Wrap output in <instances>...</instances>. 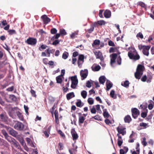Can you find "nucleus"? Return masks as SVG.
<instances>
[{
    "label": "nucleus",
    "instance_id": "obj_1",
    "mask_svg": "<svg viewBox=\"0 0 154 154\" xmlns=\"http://www.w3.org/2000/svg\"><path fill=\"white\" fill-rule=\"evenodd\" d=\"M128 49V56L130 59L136 61L140 59V56L134 48L130 47Z\"/></svg>",
    "mask_w": 154,
    "mask_h": 154
},
{
    "label": "nucleus",
    "instance_id": "obj_2",
    "mask_svg": "<svg viewBox=\"0 0 154 154\" xmlns=\"http://www.w3.org/2000/svg\"><path fill=\"white\" fill-rule=\"evenodd\" d=\"M111 57L110 64L112 66V64L116 62V60L118 64L120 65L121 64L122 59L118 55L116 54H113L110 55Z\"/></svg>",
    "mask_w": 154,
    "mask_h": 154
},
{
    "label": "nucleus",
    "instance_id": "obj_3",
    "mask_svg": "<svg viewBox=\"0 0 154 154\" xmlns=\"http://www.w3.org/2000/svg\"><path fill=\"white\" fill-rule=\"evenodd\" d=\"M144 67L141 65H139L137 68L136 72L135 73L134 75L136 79H140L143 74Z\"/></svg>",
    "mask_w": 154,
    "mask_h": 154
},
{
    "label": "nucleus",
    "instance_id": "obj_4",
    "mask_svg": "<svg viewBox=\"0 0 154 154\" xmlns=\"http://www.w3.org/2000/svg\"><path fill=\"white\" fill-rule=\"evenodd\" d=\"M72 84L71 87L73 89H75L78 84V80L76 75L71 77Z\"/></svg>",
    "mask_w": 154,
    "mask_h": 154
},
{
    "label": "nucleus",
    "instance_id": "obj_5",
    "mask_svg": "<svg viewBox=\"0 0 154 154\" xmlns=\"http://www.w3.org/2000/svg\"><path fill=\"white\" fill-rule=\"evenodd\" d=\"M126 128L123 127L121 125H119L117 128V130L118 131L119 135L120 134H122V135H124L126 134Z\"/></svg>",
    "mask_w": 154,
    "mask_h": 154
},
{
    "label": "nucleus",
    "instance_id": "obj_6",
    "mask_svg": "<svg viewBox=\"0 0 154 154\" xmlns=\"http://www.w3.org/2000/svg\"><path fill=\"white\" fill-rule=\"evenodd\" d=\"M150 48V46H141V48L143 49V53L144 55L147 56L149 55V50Z\"/></svg>",
    "mask_w": 154,
    "mask_h": 154
},
{
    "label": "nucleus",
    "instance_id": "obj_7",
    "mask_svg": "<svg viewBox=\"0 0 154 154\" xmlns=\"http://www.w3.org/2000/svg\"><path fill=\"white\" fill-rule=\"evenodd\" d=\"M14 127L16 129L22 131L24 129L25 125L22 123L18 122L15 124Z\"/></svg>",
    "mask_w": 154,
    "mask_h": 154
},
{
    "label": "nucleus",
    "instance_id": "obj_8",
    "mask_svg": "<svg viewBox=\"0 0 154 154\" xmlns=\"http://www.w3.org/2000/svg\"><path fill=\"white\" fill-rule=\"evenodd\" d=\"M84 56L83 55H81L79 57L77 63L78 66L79 68L82 67V65L84 62Z\"/></svg>",
    "mask_w": 154,
    "mask_h": 154
},
{
    "label": "nucleus",
    "instance_id": "obj_9",
    "mask_svg": "<svg viewBox=\"0 0 154 154\" xmlns=\"http://www.w3.org/2000/svg\"><path fill=\"white\" fill-rule=\"evenodd\" d=\"M25 42L28 44L34 45L36 44L37 43V40L36 38H29L27 39Z\"/></svg>",
    "mask_w": 154,
    "mask_h": 154
},
{
    "label": "nucleus",
    "instance_id": "obj_10",
    "mask_svg": "<svg viewBox=\"0 0 154 154\" xmlns=\"http://www.w3.org/2000/svg\"><path fill=\"white\" fill-rule=\"evenodd\" d=\"M132 114L134 119L136 118L140 114L139 110L136 108H134L131 109Z\"/></svg>",
    "mask_w": 154,
    "mask_h": 154
},
{
    "label": "nucleus",
    "instance_id": "obj_11",
    "mask_svg": "<svg viewBox=\"0 0 154 154\" xmlns=\"http://www.w3.org/2000/svg\"><path fill=\"white\" fill-rule=\"evenodd\" d=\"M88 75V70L87 69L82 70L80 71V75L82 77V80H84L86 78Z\"/></svg>",
    "mask_w": 154,
    "mask_h": 154
},
{
    "label": "nucleus",
    "instance_id": "obj_12",
    "mask_svg": "<svg viewBox=\"0 0 154 154\" xmlns=\"http://www.w3.org/2000/svg\"><path fill=\"white\" fill-rule=\"evenodd\" d=\"M71 132L72 139L73 140H77L78 137V135L75 131L74 128H72L71 130Z\"/></svg>",
    "mask_w": 154,
    "mask_h": 154
},
{
    "label": "nucleus",
    "instance_id": "obj_13",
    "mask_svg": "<svg viewBox=\"0 0 154 154\" xmlns=\"http://www.w3.org/2000/svg\"><path fill=\"white\" fill-rule=\"evenodd\" d=\"M41 18L44 23L45 24H48L51 21V19L46 15H42L41 17Z\"/></svg>",
    "mask_w": 154,
    "mask_h": 154
},
{
    "label": "nucleus",
    "instance_id": "obj_14",
    "mask_svg": "<svg viewBox=\"0 0 154 154\" xmlns=\"http://www.w3.org/2000/svg\"><path fill=\"white\" fill-rule=\"evenodd\" d=\"M93 71H97L100 70V66L96 64H94L91 67Z\"/></svg>",
    "mask_w": 154,
    "mask_h": 154
},
{
    "label": "nucleus",
    "instance_id": "obj_15",
    "mask_svg": "<svg viewBox=\"0 0 154 154\" xmlns=\"http://www.w3.org/2000/svg\"><path fill=\"white\" fill-rule=\"evenodd\" d=\"M106 85V90L108 91L111 88L112 86V83L108 80H107Z\"/></svg>",
    "mask_w": 154,
    "mask_h": 154
},
{
    "label": "nucleus",
    "instance_id": "obj_16",
    "mask_svg": "<svg viewBox=\"0 0 154 154\" xmlns=\"http://www.w3.org/2000/svg\"><path fill=\"white\" fill-rule=\"evenodd\" d=\"M117 136L118 137V139L117 144L119 146H120L122 145L123 143V140L122 139V137L119 135V134H117Z\"/></svg>",
    "mask_w": 154,
    "mask_h": 154
},
{
    "label": "nucleus",
    "instance_id": "obj_17",
    "mask_svg": "<svg viewBox=\"0 0 154 154\" xmlns=\"http://www.w3.org/2000/svg\"><path fill=\"white\" fill-rule=\"evenodd\" d=\"M104 17L106 18H109L111 16V12L109 10H106L104 13Z\"/></svg>",
    "mask_w": 154,
    "mask_h": 154
},
{
    "label": "nucleus",
    "instance_id": "obj_18",
    "mask_svg": "<svg viewBox=\"0 0 154 154\" xmlns=\"http://www.w3.org/2000/svg\"><path fill=\"white\" fill-rule=\"evenodd\" d=\"M26 142L30 146L35 148V146L32 143V140L29 138L27 137L26 138Z\"/></svg>",
    "mask_w": 154,
    "mask_h": 154
},
{
    "label": "nucleus",
    "instance_id": "obj_19",
    "mask_svg": "<svg viewBox=\"0 0 154 154\" xmlns=\"http://www.w3.org/2000/svg\"><path fill=\"white\" fill-rule=\"evenodd\" d=\"M17 138L18 140L22 145H25V143L24 140L23 138L20 136H17Z\"/></svg>",
    "mask_w": 154,
    "mask_h": 154
},
{
    "label": "nucleus",
    "instance_id": "obj_20",
    "mask_svg": "<svg viewBox=\"0 0 154 154\" xmlns=\"http://www.w3.org/2000/svg\"><path fill=\"white\" fill-rule=\"evenodd\" d=\"M75 95L73 92L68 93L66 95V98L68 100H69L73 97H75Z\"/></svg>",
    "mask_w": 154,
    "mask_h": 154
},
{
    "label": "nucleus",
    "instance_id": "obj_21",
    "mask_svg": "<svg viewBox=\"0 0 154 154\" xmlns=\"http://www.w3.org/2000/svg\"><path fill=\"white\" fill-rule=\"evenodd\" d=\"M9 134L12 136L16 137L17 136V132L13 129H11L9 130Z\"/></svg>",
    "mask_w": 154,
    "mask_h": 154
},
{
    "label": "nucleus",
    "instance_id": "obj_22",
    "mask_svg": "<svg viewBox=\"0 0 154 154\" xmlns=\"http://www.w3.org/2000/svg\"><path fill=\"white\" fill-rule=\"evenodd\" d=\"M95 54L96 56V58L102 59V58H103V57L102 56V53L100 51L96 52L95 53Z\"/></svg>",
    "mask_w": 154,
    "mask_h": 154
},
{
    "label": "nucleus",
    "instance_id": "obj_23",
    "mask_svg": "<svg viewBox=\"0 0 154 154\" xmlns=\"http://www.w3.org/2000/svg\"><path fill=\"white\" fill-rule=\"evenodd\" d=\"M106 78L104 76H100L99 78V81L100 83L102 84H103L105 81Z\"/></svg>",
    "mask_w": 154,
    "mask_h": 154
},
{
    "label": "nucleus",
    "instance_id": "obj_24",
    "mask_svg": "<svg viewBox=\"0 0 154 154\" xmlns=\"http://www.w3.org/2000/svg\"><path fill=\"white\" fill-rule=\"evenodd\" d=\"M124 121L125 122L129 123L131 120V118L129 115H128L125 116L124 118Z\"/></svg>",
    "mask_w": 154,
    "mask_h": 154
},
{
    "label": "nucleus",
    "instance_id": "obj_25",
    "mask_svg": "<svg viewBox=\"0 0 154 154\" xmlns=\"http://www.w3.org/2000/svg\"><path fill=\"white\" fill-rule=\"evenodd\" d=\"M11 144L14 145L17 148H19V146L18 145L17 141L14 139L10 143Z\"/></svg>",
    "mask_w": 154,
    "mask_h": 154
},
{
    "label": "nucleus",
    "instance_id": "obj_26",
    "mask_svg": "<svg viewBox=\"0 0 154 154\" xmlns=\"http://www.w3.org/2000/svg\"><path fill=\"white\" fill-rule=\"evenodd\" d=\"M17 116L18 117L19 119L21 121H23V117L22 113L19 111L16 112Z\"/></svg>",
    "mask_w": 154,
    "mask_h": 154
},
{
    "label": "nucleus",
    "instance_id": "obj_27",
    "mask_svg": "<svg viewBox=\"0 0 154 154\" xmlns=\"http://www.w3.org/2000/svg\"><path fill=\"white\" fill-rule=\"evenodd\" d=\"M63 77L59 75L56 77V80L57 83H61L62 82V78Z\"/></svg>",
    "mask_w": 154,
    "mask_h": 154
},
{
    "label": "nucleus",
    "instance_id": "obj_28",
    "mask_svg": "<svg viewBox=\"0 0 154 154\" xmlns=\"http://www.w3.org/2000/svg\"><path fill=\"white\" fill-rule=\"evenodd\" d=\"M103 115L105 118H108L109 117V114L107 111V109H106L103 110Z\"/></svg>",
    "mask_w": 154,
    "mask_h": 154
},
{
    "label": "nucleus",
    "instance_id": "obj_29",
    "mask_svg": "<svg viewBox=\"0 0 154 154\" xmlns=\"http://www.w3.org/2000/svg\"><path fill=\"white\" fill-rule=\"evenodd\" d=\"M87 94V91L85 90L82 91L81 92V95L84 99H85L86 97Z\"/></svg>",
    "mask_w": 154,
    "mask_h": 154
},
{
    "label": "nucleus",
    "instance_id": "obj_30",
    "mask_svg": "<svg viewBox=\"0 0 154 154\" xmlns=\"http://www.w3.org/2000/svg\"><path fill=\"white\" fill-rule=\"evenodd\" d=\"M129 84V82L127 80L125 81L124 82V83H123L122 82L121 83L122 85L126 88L128 87Z\"/></svg>",
    "mask_w": 154,
    "mask_h": 154
},
{
    "label": "nucleus",
    "instance_id": "obj_31",
    "mask_svg": "<svg viewBox=\"0 0 154 154\" xmlns=\"http://www.w3.org/2000/svg\"><path fill=\"white\" fill-rule=\"evenodd\" d=\"M77 146H76V149H69V151L70 154H76V152H77Z\"/></svg>",
    "mask_w": 154,
    "mask_h": 154
},
{
    "label": "nucleus",
    "instance_id": "obj_32",
    "mask_svg": "<svg viewBox=\"0 0 154 154\" xmlns=\"http://www.w3.org/2000/svg\"><path fill=\"white\" fill-rule=\"evenodd\" d=\"M100 40L98 39H96L94 41L92 44V45L93 47H94V45H98L100 44Z\"/></svg>",
    "mask_w": 154,
    "mask_h": 154
},
{
    "label": "nucleus",
    "instance_id": "obj_33",
    "mask_svg": "<svg viewBox=\"0 0 154 154\" xmlns=\"http://www.w3.org/2000/svg\"><path fill=\"white\" fill-rule=\"evenodd\" d=\"M54 50L53 49L50 50L49 49H47L45 51L48 54V56L49 57L50 56V54L54 52Z\"/></svg>",
    "mask_w": 154,
    "mask_h": 154
},
{
    "label": "nucleus",
    "instance_id": "obj_34",
    "mask_svg": "<svg viewBox=\"0 0 154 154\" xmlns=\"http://www.w3.org/2000/svg\"><path fill=\"white\" fill-rule=\"evenodd\" d=\"M85 119L83 116H80L79 117V123L82 124L84 122V120H85Z\"/></svg>",
    "mask_w": 154,
    "mask_h": 154
},
{
    "label": "nucleus",
    "instance_id": "obj_35",
    "mask_svg": "<svg viewBox=\"0 0 154 154\" xmlns=\"http://www.w3.org/2000/svg\"><path fill=\"white\" fill-rule=\"evenodd\" d=\"M69 56V54L67 52H64L62 55V58L64 59H66Z\"/></svg>",
    "mask_w": 154,
    "mask_h": 154
},
{
    "label": "nucleus",
    "instance_id": "obj_36",
    "mask_svg": "<svg viewBox=\"0 0 154 154\" xmlns=\"http://www.w3.org/2000/svg\"><path fill=\"white\" fill-rule=\"evenodd\" d=\"M110 95L111 97L114 99H116L117 97L116 95H115V91L113 90L111 91Z\"/></svg>",
    "mask_w": 154,
    "mask_h": 154
},
{
    "label": "nucleus",
    "instance_id": "obj_37",
    "mask_svg": "<svg viewBox=\"0 0 154 154\" xmlns=\"http://www.w3.org/2000/svg\"><path fill=\"white\" fill-rule=\"evenodd\" d=\"M94 106L96 110L97 111V112L101 114L102 113V111L100 109V105H97Z\"/></svg>",
    "mask_w": 154,
    "mask_h": 154
},
{
    "label": "nucleus",
    "instance_id": "obj_38",
    "mask_svg": "<svg viewBox=\"0 0 154 154\" xmlns=\"http://www.w3.org/2000/svg\"><path fill=\"white\" fill-rule=\"evenodd\" d=\"M106 23V22L103 20H101L97 21V23L100 26L105 25Z\"/></svg>",
    "mask_w": 154,
    "mask_h": 154
},
{
    "label": "nucleus",
    "instance_id": "obj_39",
    "mask_svg": "<svg viewBox=\"0 0 154 154\" xmlns=\"http://www.w3.org/2000/svg\"><path fill=\"white\" fill-rule=\"evenodd\" d=\"M60 34L62 35H65L67 34L66 30L64 29H61L60 30Z\"/></svg>",
    "mask_w": 154,
    "mask_h": 154
},
{
    "label": "nucleus",
    "instance_id": "obj_40",
    "mask_svg": "<svg viewBox=\"0 0 154 154\" xmlns=\"http://www.w3.org/2000/svg\"><path fill=\"white\" fill-rule=\"evenodd\" d=\"M76 105L77 107H82L83 105V104L82 103V102L80 100H79L78 101L76 102Z\"/></svg>",
    "mask_w": 154,
    "mask_h": 154
},
{
    "label": "nucleus",
    "instance_id": "obj_41",
    "mask_svg": "<svg viewBox=\"0 0 154 154\" xmlns=\"http://www.w3.org/2000/svg\"><path fill=\"white\" fill-rule=\"evenodd\" d=\"M88 102L90 105H92L94 103V100L92 98H89L88 100Z\"/></svg>",
    "mask_w": 154,
    "mask_h": 154
},
{
    "label": "nucleus",
    "instance_id": "obj_42",
    "mask_svg": "<svg viewBox=\"0 0 154 154\" xmlns=\"http://www.w3.org/2000/svg\"><path fill=\"white\" fill-rule=\"evenodd\" d=\"M78 35V32H75L73 33H72L70 35V37L72 38H74L75 36Z\"/></svg>",
    "mask_w": 154,
    "mask_h": 154
},
{
    "label": "nucleus",
    "instance_id": "obj_43",
    "mask_svg": "<svg viewBox=\"0 0 154 154\" xmlns=\"http://www.w3.org/2000/svg\"><path fill=\"white\" fill-rule=\"evenodd\" d=\"M60 36V33H57L52 38V40H54V39H57Z\"/></svg>",
    "mask_w": 154,
    "mask_h": 154
},
{
    "label": "nucleus",
    "instance_id": "obj_44",
    "mask_svg": "<svg viewBox=\"0 0 154 154\" xmlns=\"http://www.w3.org/2000/svg\"><path fill=\"white\" fill-rule=\"evenodd\" d=\"M100 60V65L103 67H105L106 64L103 61V58H102Z\"/></svg>",
    "mask_w": 154,
    "mask_h": 154
},
{
    "label": "nucleus",
    "instance_id": "obj_45",
    "mask_svg": "<svg viewBox=\"0 0 154 154\" xmlns=\"http://www.w3.org/2000/svg\"><path fill=\"white\" fill-rule=\"evenodd\" d=\"M5 138L10 143L14 139V138H12L11 136L9 135L5 137Z\"/></svg>",
    "mask_w": 154,
    "mask_h": 154
},
{
    "label": "nucleus",
    "instance_id": "obj_46",
    "mask_svg": "<svg viewBox=\"0 0 154 154\" xmlns=\"http://www.w3.org/2000/svg\"><path fill=\"white\" fill-rule=\"evenodd\" d=\"M8 32L10 35H12L16 33L15 30L14 29H10L8 30Z\"/></svg>",
    "mask_w": 154,
    "mask_h": 154
},
{
    "label": "nucleus",
    "instance_id": "obj_47",
    "mask_svg": "<svg viewBox=\"0 0 154 154\" xmlns=\"http://www.w3.org/2000/svg\"><path fill=\"white\" fill-rule=\"evenodd\" d=\"M96 112L95 107L94 106L91 109V112L92 113L95 114L96 113Z\"/></svg>",
    "mask_w": 154,
    "mask_h": 154
},
{
    "label": "nucleus",
    "instance_id": "obj_48",
    "mask_svg": "<svg viewBox=\"0 0 154 154\" xmlns=\"http://www.w3.org/2000/svg\"><path fill=\"white\" fill-rule=\"evenodd\" d=\"M146 140V138L145 137H144L143 138V140L142 141V143L144 146H146L147 144Z\"/></svg>",
    "mask_w": 154,
    "mask_h": 154
},
{
    "label": "nucleus",
    "instance_id": "obj_49",
    "mask_svg": "<svg viewBox=\"0 0 154 154\" xmlns=\"http://www.w3.org/2000/svg\"><path fill=\"white\" fill-rule=\"evenodd\" d=\"M57 32V29L55 28H53L51 29V32L52 34H56Z\"/></svg>",
    "mask_w": 154,
    "mask_h": 154
},
{
    "label": "nucleus",
    "instance_id": "obj_50",
    "mask_svg": "<svg viewBox=\"0 0 154 154\" xmlns=\"http://www.w3.org/2000/svg\"><path fill=\"white\" fill-rule=\"evenodd\" d=\"M30 92L31 93L32 96L33 97H35L36 96V95L35 93V92L34 90L32 89H31L30 91Z\"/></svg>",
    "mask_w": 154,
    "mask_h": 154
},
{
    "label": "nucleus",
    "instance_id": "obj_51",
    "mask_svg": "<svg viewBox=\"0 0 154 154\" xmlns=\"http://www.w3.org/2000/svg\"><path fill=\"white\" fill-rule=\"evenodd\" d=\"M137 37L140 38L142 39L143 38V36L141 32H139L137 33L136 35Z\"/></svg>",
    "mask_w": 154,
    "mask_h": 154
},
{
    "label": "nucleus",
    "instance_id": "obj_52",
    "mask_svg": "<svg viewBox=\"0 0 154 154\" xmlns=\"http://www.w3.org/2000/svg\"><path fill=\"white\" fill-rule=\"evenodd\" d=\"M86 86L87 87L90 88L91 87V83L89 81H88L86 83Z\"/></svg>",
    "mask_w": 154,
    "mask_h": 154
},
{
    "label": "nucleus",
    "instance_id": "obj_53",
    "mask_svg": "<svg viewBox=\"0 0 154 154\" xmlns=\"http://www.w3.org/2000/svg\"><path fill=\"white\" fill-rule=\"evenodd\" d=\"M108 45L109 46H115L114 43L111 40L109 41Z\"/></svg>",
    "mask_w": 154,
    "mask_h": 154
},
{
    "label": "nucleus",
    "instance_id": "obj_54",
    "mask_svg": "<svg viewBox=\"0 0 154 154\" xmlns=\"http://www.w3.org/2000/svg\"><path fill=\"white\" fill-rule=\"evenodd\" d=\"M140 144L138 143H137V146L136 147V149H137L136 151L137 152L139 153L140 152Z\"/></svg>",
    "mask_w": 154,
    "mask_h": 154
},
{
    "label": "nucleus",
    "instance_id": "obj_55",
    "mask_svg": "<svg viewBox=\"0 0 154 154\" xmlns=\"http://www.w3.org/2000/svg\"><path fill=\"white\" fill-rule=\"evenodd\" d=\"M147 80V77L146 75H144L141 78V80L143 82H145Z\"/></svg>",
    "mask_w": 154,
    "mask_h": 154
},
{
    "label": "nucleus",
    "instance_id": "obj_56",
    "mask_svg": "<svg viewBox=\"0 0 154 154\" xmlns=\"http://www.w3.org/2000/svg\"><path fill=\"white\" fill-rule=\"evenodd\" d=\"M94 27L92 26L88 30V31L89 33H91L94 31Z\"/></svg>",
    "mask_w": 154,
    "mask_h": 154
},
{
    "label": "nucleus",
    "instance_id": "obj_57",
    "mask_svg": "<svg viewBox=\"0 0 154 154\" xmlns=\"http://www.w3.org/2000/svg\"><path fill=\"white\" fill-rule=\"evenodd\" d=\"M58 133L63 137H65V135L60 130L58 131Z\"/></svg>",
    "mask_w": 154,
    "mask_h": 154
},
{
    "label": "nucleus",
    "instance_id": "obj_58",
    "mask_svg": "<svg viewBox=\"0 0 154 154\" xmlns=\"http://www.w3.org/2000/svg\"><path fill=\"white\" fill-rule=\"evenodd\" d=\"M140 126L144 127L145 128H146V126L147 125V124L145 123L142 122L140 123Z\"/></svg>",
    "mask_w": 154,
    "mask_h": 154
},
{
    "label": "nucleus",
    "instance_id": "obj_59",
    "mask_svg": "<svg viewBox=\"0 0 154 154\" xmlns=\"http://www.w3.org/2000/svg\"><path fill=\"white\" fill-rule=\"evenodd\" d=\"M59 42L58 40H55L52 43V45H56L59 43Z\"/></svg>",
    "mask_w": 154,
    "mask_h": 154
},
{
    "label": "nucleus",
    "instance_id": "obj_60",
    "mask_svg": "<svg viewBox=\"0 0 154 154\" xmlns=\"http://www.w3.org/2000/svg\"><path fill=\"white\" fill-rule=\"evenodd\" d=\"M44 134L45 135V136L47 137H48L49 136V134L50 133H49V132H48L47 131H44Z\"/></svg>",
    "mask_w": 154,
    "mask_h": 154
},
{
    "label": "nucleus",
    "instance_id": "obj_61",
    "mask_svg": "<svg viewBox=\"0 0 154 154\" xmlns=\"http://www.w3.org/2000/svg\"><path fill=\"white\" fill-rule=\"evenodd\" d=\"M14 87L12 86L11 87H9L7 89V90L8 91H11L13 90Z\"/></svg>",
    "mask_w": 154,
    "mask_h": 154
},
{
    "label": "nucleus",
    "instance_id": "obj_62",
    "mask_svg": "<svg viewBox=\"0 0 154 154\" xmlns=\"http://www.w3.org/2000/svg\"><path fill=\"white\" fill-rule=\"evenodd\" d=\"M147 115V113L146 112H142L141 114V116L143 118L146 117Z\"/></svg>",
    "mask_w": 154,
    "mask_h": 154
},
{
    "label": "nucleus",
    "instance_id": "obj_63",
    "mask_svg": "<svg viewBox=\"0 0 154 154\" xmlns=\"http://www.w3.org/2000/svg\"><path fill=\"white\" fill-rule=\"evenodd\" d=\"M24 109L25 110L27 114L28 113V107L27 106H26L25 105H24Z\"/></svg>",
    "mask_w": 154,
    "mask_h": 154
},
{
    "label": "nucleus",
    "instance_id": "obj_64",
    "mask_svg": "<svg viewBox=\"0 0 154 154\" xmlns=\"http://www.w3.org/2000/svg\"><path fill=\"white\" fill-rule=\"evenodd\" d=\"M126 153L124 150L122 149L120 150V154H125Z\"/></svg>",
    "mask_w": 154,
    "mask_h": 154
}]
</instances>
